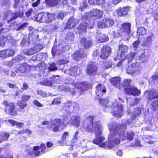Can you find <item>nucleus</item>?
<instances>
[{"label":"nucleus","mask_w":158,"mask_h":158,"mask_svg":"<svg viewBox=\"0 0 158 158\" xmlns=\"http://www.w3.org/2000/svg\"><path fill=\"white\" fill-rule=\"evenodd\" d=\"M95 118L94 115H89L83 121L82 123V128L87 132H94L95 138L93 139V142L101 147L109 149L118 145L120 143V140L112 132L111 133H112L109 135L108 140L102 142L105 138L101 136L102 132L100 129V124L98 121L94 122Z\"/></svg>","instance_id":"1"},{"label":"nucleus","mask_w":158,"mask_h":158,"mask_svg":"<svg viewBox=\"0 0 158 158\" xmlns=\"http://www.w3.org/2000/svg\"><path fill=\"white\" fill-rule=\"evenodd\" d=\"M108 128L110 132H113L116 135V137L117 135H118L119 137L118 138L122 140H124L127 139L131 141L135 136L134 133L133 131L127 132V134H125V131L126 129V125L125 124L114 122L109 124Z\"/></svg>","instance_id":"2"},{"label":"nucleus","mask_w":158,"mask_h":158,"mask_svg":"<svg viewBox=\"0 0 158 158\" xmlns=\"http://www.w3.org/2000/svg\"><path fill=\"white\" fill-rule=\"evenodd\" d=\"M4 108V112L7 114L11 116H16L18 114V112H20V110H24L27 106V103L21 100L18 101L17 105L19 107L17 109L15 103L14 102H9L6 101L2 102Z\"/></svg>","instance_id":"3"},{"label":"nucleus","mask_w":158,"mask_h":158,"mask_svg":"<svg viewBox=\"0 0 158 158\" xmlns=\"http://www.w3.org/2000/svg\"><path fill=\"white\" fill-rule=\"evenodd\" d=\"M64 125V121L62 122L59 118H55L53 121L51 122L50 125H48L46 126L48 130L52 129L54 132H57L59 131V128Z\"/></svg>","instance_id":"4"},{"label":"nucleus","mask_w":158,"mask_h":158,"mask_svg":"<svg viewBox=\"0 0 158 158\" xmlns=\"http://www.w3.org/2000/svg\"><path fill=\"white\" fill-rule=\"evenodd\" d=\"M21 0H14V3L13 5V7L15 9H16L18 11L15 12L14 14V16L10 20V21L16 19L18 17H22L24 13L20 9L21 6L20 3Z\"/></svg>","instance_id":"5"},{"label":"nucleus","mask_w":158,"mask_h":158,"mask_svg":"<svg viewBox=\"0 0 158 158\" xmlns=\"http://www.w3.org/2000/svg\"><path fill=\"white\" fill-rule=\"evenodd\" d=\"M140 70L141 68L139 66V64L136 62L128 66L126 72L128 74L133 76L139 73Z\"/></svg>","instance_id":"6"},{"label":"nucleus","mask_w":158,"mask_h":158,"mask_svg":"<svg viewBox=\"0 0 158 158\" xmlns=\"http://www.w3.org/2000/svg\"><path fill=\"white\" fill-rule=\"evenodd\" d=\"M111 53V48L107 45H105L101 49V54L99 57L101 59L106 60L110 56Z\"/></svg>","instance_id":"7"},{"label":"nucleus","mask_w":158,"mask_h":158,"mask_svg":"<svg viewBox=\"0 0 158 158\" xmlns=\"http://www.w3.org/2000/svg\"><path fill=\"white\" fill-rule=\"evenodd\" d=\"M125 93L129 95L138 96L140 95L141 91L134 85H130L128 87L124 89Z\"/></svg>","instance_id":"8"},{"label":"nucleus","mask_w":158,"mask_h":158,"mask_svg":"<svg viewBox=\"0 0 158 158\" xmlns=\"http://www.w3.org/2000/svg\"><path fill=\"white\" fill-rule=\"evenodd\" d=\"M74 85L81 92L85 91L89 89L92 88L91 84L86 81L77 82L75 83Z\"/></svg>","instance_id":"9"},{"label":"nucleus","mask_w":158,"mask_h":158,"mask_svg":"<svg viewBox=\"0 0 158 158\" xmlns=\"http://www.w3.org/2000/svg\"><path fill=\"white\" fill-rule=\"evenodd\" d=\"M98 69L94 62H91L87 65L85 72L88 75L93 76L96 75Z\"/></svg>","instance_id":"10"},{"label":"nucleus","mask_w":158,"mask_h":158,"mask_svg":"<svg viewBox=\"0 0 158 158\" xmlns=\"http://www.w3.org/2000/svg\"><path fill=\"white\" fill-rule=\"evenodd\" d=\"M121 33L125 35H129L131 31V24L126 22L123 23L120 27Z\"/></svg>","instance_id":"11"},{"label":"nucleus","mask_w":158,"mask_h":158,"mask_svg":"<svg viewBox=\"0 0 158 158\" xmlns=\"http://www.w3.org/2000/svg\"><path fill=\"white\" fill-rule=\"evenodd\" d=\"M146 95L147 99L148 101L158 98V93L155 89L146 90L144 93Z\"/></svg>","instance_id":"12"},{"label":"nucleus","mask_w":158,"mask_h":158,"mask_svg":"<svg viewBox=\"0 0 158 158\" xmlns=\"http://www.w3.org/2000/svg\"><path fill=\"white\" fill-rule=\"evenodd\" d=\"M114 24V21L112 19H104L98 23V25L101 28L110 27Z\"/></svg>","instance_id":"13"},{"label":"nucleus","mask_w":158,"mask_h":158,"mask_svg":"<svg viewBox=\"0 0 158 158\" xmlns=\"http://www.w3.org/2000/svg\"><path fill=\"white\" fill-rule=\"evenodd\" d=\"M111 113L116 117L121 118L123 114V106L122 104H117Z\"/></svg>","instance_id":"14"},{"label":"nucleus","mask_w":158,"mask_h":158,"mask_svg":"<svg viewBox=\"0 0 158 158\" xmlns=\"http://www.w3.org/2000/svg\"><path fill=\"white\" fill-rule=\"evenodd\" d=\"M79 19H77L73 17H71L67 22L64 29H71L75 27L79 23Z\"/></svg>","instance_id":"15"},{"label":"nucleus","mask_w":158,"mask_h":158,"mask_svg":"<svg viewBox=\"0 0 158 158\" xmlns=\"http://www.w3.org/2000/svg\"><path fill=\"white\" fill-rule=\"evenodd\" d=\"M103 15V12L100 10L97 9L93 10L91 12L90 16V20L91 19L94 21L96 19H101Z\"/></svg>","instance_id":"16"},{"label":"nucleus","mask_w":158,"mask_h":158,"mask_svg":"<svg viewBox=\"0 0 158 158\" xmlns=\"http://www.w3.org/2000/svg\"><path fill=\"white\" fill-rule=\"evenodd\" d=\"M95 94L97 97H102L103 93L106 92V90L105 85L101 83L98 84L96 86Z\"/></svg>","instance_id":"17"},{"label":"nucleus","mask_w":158,"mask_h":158,"mask_svg":"<svg viewBox=\"0 0 158 158\" xmlns=\"http://www.w3.org/2000/svg\"><path fill=\"white\" fill-rule=\"evenodd\" d=\"M85 54L84 50L82 48H80L74 52L72 56V57L74 60L78 61L80 58L84 57Z\"/></svg>","instance_id":"18"},{"label":"nucleus","mask_w":158,"mask_h":158,"mask_svg":"<svg viewBox=\"0 0 158 158\" xmlns=\"http://www.w3.org/2000/svg\"><path fill=\"white\" fill-rule=\"evenodd\" d=\"M110 83L114 86L120 89H121V78L119 77H114L110 79Z\"/></svg>","instance_id":"19"},{"label":"nucleus","mask_w":158,"mask_h":158,"mask_svg":"<svg viewBox=\"0 0 158 158\" xmlns=\"http://www.w3.org/2000/svg\"><path fill=\"white\" fill-rule=\"evenodd\" d=\"M129 9L127 7H120L116 10V12L117 15L119 17L125 16L127 14Z\"/></svg>","instance_id":"20"},{"label":"nucleus","mask_w":158,"mask_h":158,"mask_svg":"<svg viewBox=\"0 0 158 158\" xmlns=\"http://www.w3.org/2000/svg\"><path fill=\"white\" fill-rule=\"evenodd\" d=\"M80 42L84 47V48L87 49L91 47L93 44L92 40L90 39H87L85 37H82L81 40Z\"/></svg>","instance_id":"21"},{"label":"nucleus","mask_w":158,"mask_h":158,"mask_svg":"<svg viewBox=\"0 0 158 158\" xmlns=\"http://www.w3.org/2000/svg\"><path fill=\"white\" fill-rule=\"evenodd\" d=\"M34 17L35 19L38 22L46 23V13L44 12L38 13Z\"/></svg>","instance_id":"22"},{"label":"nucleus","mask_w":158,"mask_h":158,"mask_svg":"<svg viewBox=\"0 0 158 158\" xmlns=\"http://www.w3.org/2000/svg\"><path fill=\"white\" fill-rule=\"evenodd\" d=\"M79 68L77 66L71 67L68 70H65L64 73L69 76H76L77 75L78 69Z\"/></svg>","instance_id":"23"},{"label":"nucleus","mask_w":158,"mask_h":158,"mask_svg":"<svg viewBox=\"0 0 158 158\" xmlns=\"http://www.w3.org/2000/svg\"><path fill=\"white\" fill-rule=\"evenodd\" d=\"M40 147L39 146H35L33 148V150L34 151H30L28 153L29 155L32 157L35 158L38 157L42 154L41 152L39 150L40 149Z\"/></svg>","instance_id":"24"},{"label":"nucleus","mask_w":158,"mask_h":158,"mask_svg":"<svg viewBox=\"0 0 158 158\" xmlns=\"http://www.w3.org/2000/svg\"><path fill=\"white\" fill-rule=\"evenodd\" d=\"M88 26V24L85 22H83L80 23L77 27V29L78 30L79 34H82L85 33Z\"/></svg>","instance_id":"25"},{"label":"nucleus","mask_w":158,"mask_h":158,"mask_svg":"<svg viewBox=\"0 0 158 158\" xmlns=\"http://www.w3.org/2000/svg\"><path fill=\"white\" fill-rule=\"evenodd\" d=\"M80 118L77 115L73 116L70 118V123L72 125L78 127L80 125Z\"/></svg>","instance_id":"26"},{"label":"nucleus","mask_w":158,"mask_h":158,"mask_svg":"<svg viewBox=\"0 0 158 158\" xmlns=\"http://www.w3.org/2000/svg\"><path fill=\"white\" fill-rule=\"evenodd\" d=\"M77 103L74 102L67 101L64 103L63 109L65 111H69L72 109H74Z\"/></svg>","instance_id":"27"},{"label":"nucleus","mask_w":158,"mask_h":158,"mask_svg":"<svg viewBox=\"0 0 158 158\" xmlns=\"http://www.w3.org/2000/svg\"><path fill=\"white\" fill-rule=\"evenodd\" d=\"M141 112V110L140 107H137L134 108L131 117V120L132 121L135 120L140 115Z\"/></svg>","instance_id":"28"},{"label":"nucleus","mask_w":158,"mask_h":158,"mask_svg":"<svg viewBox=\"0 0 158 158\" xmlns=\"http://www.w3.org/2000/svg\"><path fill=\"white\" fill-rule=\"evenodd\" d=\"M10 136L9 132L5 131H1L0 132V143L3 141H7L8 140Z\"/></svg>","instance_id":"29"},{"label":"nucleus","mask_w":158,"mask_h":158,"mask_svg":"<svg viewBox=\"0 0 158 158\" xmlns=\"http://www.w3.org/2000/svg\"><path fill=\"white\" fill-rule=\"evenodd\" d=\"M70 85V84L69 83H65L59 86L58 88L61 91H68L71 90Z\"/></svg>","instance_id":"30"},{"label":"nucleus","mask_w":158,"mask_h":158,"mask_svg":"<svg viewBox=\"0 0 158 158\" xmlns=\"http://www.w3.org/2000/svg\"><path fill=\"white\" fill-rule=\"evenodd\" d=\"M38 37V32L34 30L31 33L29 34L28 39L30 41H31L33 43L35 42Z\"/></svg>","instance_id":"31"},{"label":"nucleus","mask_w":158,"mask_h":158,"mask_svg":"<svg viewBox=\"0 0 158 158\" xmlns=\"http://www.w3.org/2000/svg\"><path fill=\"white\" fill-rule=\"evenodd\" d=\"M60 0H45V3L47 6L50 7L56 6Z\"/></svg>","instance_id":"32"},{"label":"nucleus","mask_w":158,"mask_h":158,"mask_svg":"<svg viewBox=\"0 0 158 158\" xmlns=\"http://www.w3.org/2000/svg\"><path fill=\"white\" fill-rule=\"evenodd\" d=\"M46 23H49L51 22L55 18L56 14L54 13L46 12Z\"/></svg>","instance_id":"33"},{"label":"nucleus","mask_w":158,"mask_h":158,"mask_svg":"<svg viewBox=\"0 0 158 158\" xmlns=\"http://www.w3.org/2000/svg\"><path fill=\"white\" fill-rule=\"evenodd\" d=\"M90 5L102 6L105 3L106 0H88Z\"/></svg>","instance_id":"34"},{"label":"nucleus","mask_w":158,"mask_h":158,"mask_svg":"<svg viewBox=\"0 0 158 158\" xmlns=\"http://www.w3.org/2000/svg\"><path fill=\"white\" fill-rule=\"evenodd\" d=\"M113 62L112 60L109 59L103 62V68L106 69L111 68L113 66Z\"/></svg>","instance_id":"35"},{"label":"nucleus","mask_w":158,"mask_h":158,"mask_svg":"<svg viewBox=\"0 0 158 158\" xmlns=\"http://www.w3.org/2000/svg\"><path fill=\"white\" fill-rule=\"evenodd\" d=\"M118 48L119 50L121 51V56H123L128 51V47L126 45H123L122 44L119 45Z\"/></svg>","instance_id":"36"},{"label":"nucleus","mask_w":158,"mask_h":158,"mask_svg":"<svg viewBox=\"0 0 158 158\" xmlns=\"http://www.w3.org/2000/svg\"><path fill=\"white\" fill-rule=\"evenodd\" d=\"M140 98H135L134 100L131 98H129V104L131 106L133 107L137 105L140 102Z\"/></svg>","instance_id":"37"},{"label":"nucleus","mask_w":158,"mask_h":158,"mask_svg":"<svg viewBox=\"0 0 158 158\" xmlns=\"http://www.w3.org/2000/svg\"><path fill=\"white\" fill-rule=\"evenodd\" d=\"M27 66H28L29 67H30V68H31V66L29 65L27 63H23L20 64L19 70L22 73H24L27 70Z\"/></svg>","instance_id":"38"},{"label":"nucleus","mask_w":158,"mask_h":158,"mask_svg":"<svg viewBox=\"0 0 158 158\" xmlns=\"http://www.w3.org/2000/svg\"><path fill=\"white\" fill-rule=\"evenodd\" d=\"M147 32V29L143 27H139L137 29V35L139 36L140 35H145Z\"/></svg>","instance_id":"39"},{"label":"nucleus","mask_w":158,"mask_h":158,"mask_svg":"<svg viewBox=\"0 0 158 158\" xmlns=\"http://www.w3.org/2000/svg\"><path fill=\"white\" fill-rule=\"evenodd\" d=\"M136 54V52H131L125 56V59L127 60V62L129 63L134 58Z\"/></svg>","instance_id":"40"},{"label":"nucleus","mask_w":158,"mask_h":158,"mask_svg":"<svg viewBox=\"0 0 158 158\" xmlns=\"http://www.w3.org/2000/svg\"><path fill=\"white\" fill-rule=\"evenodd\" d=\"M4 50L6 58L15 55V51L13 50L7 49Z\"/></svg>","instance_id":"41"},{"label":"nucleus","mask_w":158,"mask_h":158,"mask_svg":"<svg viewBox=\"0 0 158 158\" xmlns=\"http://www.w3.org/2000/svg\"><path fill=\"white\" fill-rule=\"evenodd\" d=\"M131 81L132 80L131 79H125L121 84L122 86L124 87V89L130 86V85Z\"/></svg>","instance_id":"42"},{"label":"nucleus","mask_w":158,"mask_h":158,"mask_svg":"<svg viewBox=\"0 0 158 158\" xmlns=\"http://www.w3.org/2000/svg\"><path fill=\"white\" fill-rule=\"evenodd\" d=\"M151 109L154 111L158 109V99L154 100L151 104Z\"/></svg>","instance_id":"43"},{"label":"nucleus","mask_w":158,"mask_h":158,"mask_svg":"<svg viewBox=\"0 0 158 158\" xmlns=\"http://www.w3.org/2000/svg\"><path fill=\"white\" fill-rule=\"evenodd\" d=\"M40 83L41 85L45 86H52V82L47 79H44L40 82Z\"/></svg>","instance_id":"44"},{"label":"nucleus","mask_w":158,"mask_h":158,"mask_svg":"<svg viewBox=\"0 0 158 158\" xmlns=\"http://www.w3.org/2000/svg\"><path fill=\"white\" fill-rule=\"evenodd\" d=\"M96 98L98 99V102L100 104L104 106H106L108 101L105 98H101V97H97Z\"/></svg>","instance_id":"45"},{"label":"nucleus","mask_w":158,"mask_h":158,"mask_svg":"<svg viewBox=\"0 0 158 158\" xmlns=\"http://www.w3.org/2000/svg\"><path fill=\"white\" fill-rule=\"evenodd\" d=\"M69 135V133L67 132H64L62 135L61 136V139L59 142L60 143H64L65 142L67 136H68Z\"/></svg>","instance_id":"46"},{"label":"nucleus","mask_w":158,"mask_h":158,"mask_svg":"<svg viewBox=\"0 0 158 158\" xmlns=\"http://www.w3.org/2000/svg\"><path fill=\"white\" fill-rule=\"evenodd\" d=\"M31 97L29 95L23 94L21 96V100L26 102L30 99Z\"/></svg>","instance_id":"47"},{"label":"nucleus","mask_w":158,"mask_h":158,"mask_svg":"<svg viewBox=\"0 0 158 158\" xmlns=\"http://www.w3.org/2000/svg\"><path fill=\"white\" fill-rule=\"evenodd\" d=\"M69 62V60L68 59H61L58 60L57 62V64L58 65H64Z\"/></svg>","instance_id":"48"},{"label":"nucleus","mask_w":158,"mask_h":158,"mask_svg":"<svg viewBox=\"0 0 158 158\" xmlns=\"http://www.w3.org/2000/svg\"><path fill=\"white\" fill-rule=\"evenodd\" d=\"M25 133H27L29 135L31 134L32 132L30 130L26 129V130H22L21 131H18L17 132L18 134L20 135L24 134Z\"/></svg>","instance_id":"49"},{"label":"nucleus","mask_w":158,"mask_h":158,"mask_svg":"<svg viewBox=\"0 0 158 158\" xmlns=\"http://www.w3.org/2000/svg\"><path fill=\"white\" fill-rule=\"evenodd\" d=\"M48 69L50 71H53L56 70L57 69V68L55 64L53 62L49 65V66L48 68Z\"/></svg>","instance_id":"50"},{"label":"nucleus","mask_w":158,"mask_h":158,"mask_svg":"<svg viewBox=\"0 0 158 158\" xmlns=\"http://www.w3.org/2000/svg\"><path fill=\"white\" fill-rule=\"evenodd\" d=\"M151 81L153 84L158 83V74L153 75L151 77Z\"/></svg>","instance_id":"51"},{"label":"nucleus","mask_w":158,"mask_h":158,"mask_svg":"<svg viewBox=\"0 0 158 158\" xmlns=\"http://www.w3.org/2000/svg\"><path fill=\"white\" fill-rule=\"evenodd\" d=\"M61 103L60 98L57 97L54 98L51 102L52 105L59 104Z\"/></svg>","instance_id":"52"},{"label":"nucleus","mask_w":158,"mask_h":158,"mask_svg":"<svg viewBox=\"0 0 158 158\" xmlns=\"http://www.w3.org/2000/svg\"><path fill=\"white\" fill-rule=\"evenodd\" d=\"M23 59L22 56L20 55H18L13 59L15 62H19Z\"/></svg>","instance_id":"53"},{"label":"nucleus","mask_w":158,"mask_h":158,"mask_svg":"<svg viewBox=\"0 0 158 158\" xmlns=\"http://www.w3.org/2000/svg\"><path fill=\"white\" fill-rule=\"evenodd\" d=\"M34 48L36 50L35 52H38L43 48V46L42 44H39L35 45L34 47Z\"/></svg>","instance_id":"54"},{"label":"nucleus","mask_w":158,"mask_h":158,"mask_svg":"<svg viewBox=\"0 0 158 158\" xmlns=\"http://www.w3.org/2000/svg\"><path fill=\"white\" fill-rule=\"evenodd\" d=\"M39 147L41 149L40 151L41 153H44L46 152V151H45V149H46V147L45 144L41 143Z\"/></svg>","instance_id":"55"},{"label":"nucleus","mask_w":158,"mask_h":158,"mask_svg":"<svg viewBox=\"0 0 158 158\" xmlns=\"http://www.w3.org/2000/svg\"><path fill=\"white\" fill-rule=\"evenodd\" d=\"M85 151H83L80 150H79L78 151L75 152L73 154V156L74 157H79V155H80L81 154H82Z\"/></svg>","instance_id":"56"},{"label":"nucleus","mask_w":158,"mask_h":158,"mask_svg":"<svg viewBox=\"0 0 158 158\" xmlns=\"http://www.w3.org/2000/svg\"><path fill=\"white\" fill-rule=\"evenodd\" d=\"M5 51L4 50L0 51V59L4 60L6 59Z\"/></svg>","instance_id":"57"},{"label":"nucleus","mask_w":158,"mask_h":158,"mask_svg":"<svg viewBox=\"0 0 158 158\" xmlns=\"http://www.w3.org/2000/svg\"><path fill=\"white\" fill-rule=\"evenodd\" d=\"M28 87L27 83L26 82H24L23 84V87L21 88V89L23 91H24L27 90Z\"/></svg>","instance_id":"58"},{"label":"nucleus","mask_w":158,"mask_h":158,"mask_svg":"<svg viewBox=\"0 0 158 158\" xmlns=\"http://www.w3.org/2000/svg\"><path fill=\"white\" fill-rule=\"evenodd\" d=\"M35 51H36V50L33 47L28 50V54L29 55H31L36 53L37 52H35Z\"/></svg>","instance_id":"59"},{"label":"nucleus","mask_w":158,"mask_h":158,"mask_svg":"<svg viewBox=\"0 0 158 158\" xmlns=\"http://www.w3.org/2000/svg\"><path fill=\"white\" fill-rule=\"evenodd\" d=\"M74 36V33L72 32H68L66 35V39H69L73 37Z\"/></svg>","instance_id":"60"},{"label":"nucleus","mask_w":158,"mask_h":158,"mask_svg":"<svg viewBox=\"0 0 158 158\" xmlns=\"http://www.w3.org/2000/svg\"><path fill=\"white\" fill-rule=\"evenodd\" d=\"M140 41L139 40H137L134 41L132 44L133 47L134 48V49L135 50L136 49L138 46L140 44Z\"/></svg>","instance_id":"61"},{"label":"nucleus","mask_w":158,"mask_h":158,"mask_svg":"<svg viewBox=\"0 0 158 158\" xmlns=\"http://www.w3.org/2000/svg\"><path fill=\"white\" fill-rule=\"evenodd\" d=\"M10 0H0V3L2 6H6L9 4Z\"/></svg>","instance_id":"62"},{"label":"nucleus","mask_w":158,"mask_h":158,"mask_svg":"<svg viewBox=\"0 0 158 158\" xmlns=\"http://www.w3.org/2000/svg\"><path fill=\"white\" fill-rule=\"evenodd\" d=\"M33 11V10L32 8H29L25 13V14L26 17H28L30 16L31 15V14Z\"/></svg>","instance_id":"63"},{"label":"nucleus","mask_w":158,"mask_h":158,"mask_svg":"<svg viewBox=\"0 0 158 158\" xmlns=\"http://www.w3.org/2000/svg\"><path fill=\"white\" fill-rule=\"evenodd\" d=\"M33 104L38 107L43 106L37 100H35L33 101Z\"/></svg>","instance_id":"64"}]
</instances>
